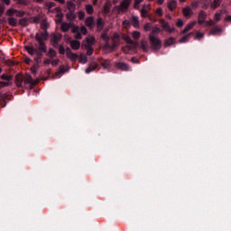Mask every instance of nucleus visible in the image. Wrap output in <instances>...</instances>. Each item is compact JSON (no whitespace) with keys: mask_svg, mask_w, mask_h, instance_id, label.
Listing matches in <instances>:
<instances>
[{"mask_svg":"<svg viewBox=\"0 0 231 231\" xmlns=\"http://www.w3.org/2000/svg\"><path fill=\"white\" fill-rule=\"evenodd\" d=\"M152 26V25L151 24V23H147L146 24H144V26H143L144 32H151Z\"/></svg>","mask_w":231,"mask_h":231,"instance_id":"09e8293b","label":"nucleus"},{"mask_svg":"<svg viewBox=\"0 0 231 231\" xmlns=\"http://www.w3.org/2000/svg\"><path fill=\"white\" fill-rule=\"evenodd\" d=\"M221 5V0H214L213 3L211 4V8L213 10H216V8L219 7Z\"/></svg>","mask_w":231,"mask_h":231,"instance_id":"4c0bfd02","label":"nucleus"},{"mask_svg":"<svg viewBox=\"0 0 231 231\" xmlns=\"http://www.w3.org/2000/svg\"><path fill=\"white\" fill-rule=\"evenodd\" d=\"M106 42V43H105L104 48H105L106 50H112L111 43H109V42Z\"/></svg>","mask_w":231,"mask_h":231,"instance_id":"13d9d810","label":"nucleus"},{"mask_svg":"<svg viewBox=\"0 0 231 231\" xmlns=\"http://www.w3.org/2000/svg\"><path fill=\"white\" fill-rule=\"evenodd\" d=\"M79 62H81V64H86V62H88V56H86L84 54H80L79 55Z\"/></svg>","mask_w":231,"mask_h":231,"instance_id":"ea45409f","label":"nucleus"},{"mask_svg":"<svg viewBox=\"0 0 231 231\" xmlns=\"http://www.w3.org/2000/svg\"><path fill=\"white\" fill-rule=\"evenodd\" d=\"M67 8H68L69 12H75V10H77V5L73 2L68 1Z\"/></svg>","mask_w":231,"mask_h":231,"instance_id":"393cba45","label":"nucleus"},{"mask_svg":"<svg viewBox=\"0 0 231 231\" xmlns=\"http://www.w3.org/2000/svg\"><path fill=\"white\" fill-rule=\"evenodd\" d=\"M79 32L81 35H88V28L84 25L80 27Z\"/></svg>","mask_w":231,"mask_h":231,"instance_id":"79ce46f5","label":"nucleus"},{"mask_svg":"<svg viewBox=\"0 0 231 231\" xmlns=\"http://www.w3.org/2000/svg\"><path fill=\"white\" fill-rule=\"evenodd\" d=\"M74 39H77L78 41H80L82 39V34L79 32H76V35L74 36Z\"/></svg>","mask_w":231,"mask_h":231,"instance_id":"4d7b16f0","label":"nucleus"},{"mask_svg":"<svg viewBox=\"0 0 231 231\" xmlns=\"http://www.w3.org/2000/svg\"><path fill=\"white\" fill-rule=\"evenodd\" d=\"M85 8H86V12H87V14H88V15H91L93 14V12H95V9L93 8V5H87Z\"/></svg>","mask_w":231,"mask_h":231,"instance_id":"e433bc0d","label":"nucleus"},{"mask_svg":"<svg viewBox=\"0 0 231 231\" xmlns=\"http://www.w3.org/2000/svg\"><path fill=\"white\" fill-rule=\"evenodd\" d=\"M214 20L216 23H219V21H221V12L215 14Z\"/></svg>","mask_w":231,"mask_h":231,"instance_id":"37998d69","label":"nucleus"},{"mask_svg":"<svg viewBox=\"0 0 231 231\" xmlns=\"http://www.w3.org/2000/svg\"><path fill=\"white\" fill-rule=\"evenodd\" d=\"M16 12H17V9H9L8 11H7V14H9V15H14V14H16Z\"/></svg>","mask_w":231,"mask_h":231,"instance_id":"6e6d98bb","label":"nucleus"},{"mask_svg":"<svg viewBox=\"0 0 231 231\" xmlns=\"http://www.w3.org/2000/svg\"><path fill=\"white\" fill-rule=\"evenodd\" d=\"M141 48L145 53L149 52V43L146 41L141 42Z\"/></svg>","mask_w":231,"mask_h":231,"instance_id":"7c9ffc66","label":"nucleus"},{"mask_svg":"<svg viewBox=\"0 0 231 231\" xmlns=\"http://www.w3.org/2000/svg\"><path fill=\"white\" fill-rule=\"evenodd\" d=\"M68 59H70V60L75 61V60H77V59H79V54L72 52V54L69 55L68 57Z\"/></svg>","mask_w":231,"mask_h":231,"instance_id":"c03bdc74","label":"nucleus"},{"mask_svg":"<svg viewBox=\"0 0 231 231\" xmlns=\"http://www.w3.org/2000/svg\"><path fill=\"white\" fill-rule=\"evenodd\" d=\"M86 42L87 45H85V48H93V44H95V37L87 38Z\"/></svg>","mask_w":231,"mask_h":231,"instance_id":"c85d7f7f","label":"nucleus"},{"mask_svg":"<svg viewBox=\"0 0 231 231\" xmlns=\"http://www.w3.org/2000/svg\"><path fill=\"white\" fill-rule=\"evenodd\" d=\"M67 21H69L72 23V21H75L77 19V14H75V11H69L66 14Z\"/></svg>","mask_w":231,"mask_h":231,"instance_id":"2eb2a0df","label":"nucleus"},{"mask_svg":"<svg viewBox=\"0 0 231 231\" xmlns=\"http://www.w3.org/2000/svg\"><path fill=\"white\" fill-rule=\"evenodd\" d=\"M26 51L29 53V55H35L37 51H39V48L35 49L33 46H25Z\"/></svg>","mask_w":231,"mask_h":231,"instance_id":"6ab92c4d","label":"nucleus"},{"mask_svg":"<svg viewBox=\"0 0 231 231\" xmlns=\"http://www.w3.org/2000/svg\"><path fill=\"white\" fill-rule=\"evenodd\" d=\"M71 33H79V32H80V27L79 26V25H75V24H73L72 26H71Z\"/></svg>","mask_w":231,"mask_h":231,"instance_id":"58836bf2","label":"nucleus"},{"mask_svg":"<svg viewBox=\"0 0 231 231\" xmlns=\"http://www.w3.org/2000/svg\"><path fill=\"white\" fill-rule=\"evenodd\" d=\"M47 56L49 59H55V57H57V51H55L53 48H50L49 51L47 52Z\"/></svg>","mask_w":231,"mask_h":231,"instance_id":"2f4dec72","label":"nucleus"},{"mask_svg":"<svg viewBox=\"0 0 231 231\" xmlns=\"http://www.w3.org/2000/svg\"><path fill=\"white\" fill-rule=\"evenodd\" d=\"M160 24H162L163 30H165V32H168L169 33H172V32H174V28H171V25L169 24V23L165 22V20L161 19L159 21Z\"/></svg>","mask_w":231,"mask_h":231,"instance_id":"39448f33","label":"nucleus"},{"mask_svg":"<svg viewBox=\"0 0 231 231\" xmlns=\"http://www.w3.org/2000/svg\"><path fill=\"white\" fill-rule=\"evenodd\" d=\"M23 82H24V79L23 78V76L17 74L15 76V84H16L17 88H23Z\"/></svg>","mask_w":231,"mask_h":231,"instance_id":"4468645a","label":"nucleus"},{"mask_svg":"<svg viewBox=\"0 0 231 231\" xmlns=\"http://www.w3.org/2000/svg\"><path fill=\"white\" fill-rule=\"evenodd\" d=\"M210 32H211L212 35H216L217 33H221V32H223V30L221 29V27L216 26V27H213Z\"/></svg>","mask_w":231,"mask_h":231,"instance_id":"473e14b6","label":"nucleus"},{"mask_svg":"<svg viewBox=\"0 0 231 231\" xmlns=\"http://www.w3.org/2000/svg\"><path fill=\"white\" fill-rule=\"evenodd\" d=\"M104 12H105V14H109V12H111V9L109 8V6L105 5L104 6Z\"/></svg>","mask_w":231,"mask_h":231,"instance_id":"69168bd1","label":"nucleus"},{"mask_svg":"<svg viewBox=\"0 0 231 231\" xmlns=\"http://www.w3.org/2000/svg\"><path fill=\"white\" fill-rule=\"evenodd\" d=\"M25 14L26 13L24 11L16 10L15 15H16V17H24Z\"/></svg>","mask_w":231,"mask_h":231,"instance_id":"49530a36","label":"nucleus"},{"mask_svg":"<svg viewBox=\"0 0 231 231\" xmlns=\"http://www.w3.org/2000/svg\"><path fill=\"white\" fill-rule=\"evenodd\" d=\"M8 24H10V26H17V19H15L14 17H9L8 18Z\"/></svg>","mask_w":231,"mask_h":231,"instance_id":"72a5a7b5","label":"nucleus"},{"mask_svg":"<svg viewBox=\"0 0 231 231\" xmlns=\"http://www.w3.org/2000/svg\"><path fill=\"white\" fill-rule=\"evenodd\" d=\"M192 35H194V32H189V34L181 37L180 40H179V42L180 43H183V42H189V39H190V37H192Z\"/></svg>","mask_w":231,"mask_h":231,"instance_id":"bb28decb","label":"nucleus"},{"mask_svg":"<svg viewBox=\"0 0 231 231\" xmlns=\"http://www.w3.org/2000/svg\"><path fill=\"white\" fill-rule=\"evenodd\" d=\"M23 84H31L32 86H37V84H39V80H33V78L28 75L23 79Z\"/></svg>","mask_w":231,"mask_h":231,"instance_id":"1a4fd4ad","label":"nucleus"},{"mask_svg":"<svg viewBox=\"0 0 231 231\" xmlns=\"http://www.w3.org/2000/svg\"><path fill=\"white\" fill-rule=\"evenodd\" d=\"M71 26H73V23H66V22L61 23V32H63V33L69 32V29L71 28Z\"/></svg>","mask_w":231,"mask_h":231,"instance_id":"f8f14e48","label":"nucleus"},{"mask_svg":"<svg viewBox=\"0 0 231 231\" xmlns=\"http://www.w3.org/2000/svg\"><path fill=\"white\" fill-rule=\"evenodd\" d=\"M141 15H142V17H143V18H145V17H149V14H148L147 9L143 8V9L141 10Z\"/></svg>","mask_w":231,"mask_h":231,"instance_id":"de8ad7c7","label":"nucleus"},{"mask_svg":"<svg viewBox=\"0 0 231 231\" xmlns=\"http://www.w3.org/2000/svg\"><path fill=\"white\" fill-rule=\"evenodd\" d=\"M197 22L194 21L190 23H189L184 30L182 31V33H187L188 32H190V30H192V28H194V26H196Z\"/></svg>","mask_w":231,"mask_h":231,"instance_id":"a878e982","label":"nucleus"},{"mask_svg":"<svg viewBox=\"0 0 231 231\" xmlns=\"http://www.w3.org/2000/svg\"><path fill=\"white\" fill-rule=\"evenodd\" d=\"M62 39V34L60 33H51V42L54 48H59V42Z\"/></svg>","mask_w":231,"mask_h":231,"instance_id":"7ed1b4c3","label":"nucleus"},{"mask_svg":"<svg viewBox=\"0 0 231 231\" xmlns=\"http://www.w3.org/2000/svg\"><path fill=\"white\" fill-rule=\"evenodd\" d=\"M124 41H125V42L127 44H131L132 46H134V48H138V42H134L131 39V37L129 36H125L124 37Z\"/></svg>","mask_w":231,"mask_h":231,"instance_id":"dca6fc26","label":"nucleus"},{"mask_svg":"<svg viewBox=\"0 0 231 231\" xmlns=\"http://www.w3.org/2000/svg\"><path fill=\"white\" fill-rule=\"evenodd\" d=\"M116 69H120L121 71H129V69H130L129 65L125 62H116Z\"/></svg>","mask_w":231,"mask_h":231,"instance_id":"423d86ee","label":"nucleus"},{"mask_svg":"<svg viewBox=\"0 0 231 231\" xmlns=\"http://www.w3.org/2000/svg\"><path fill=\"white\" fill-rule=\"evenodd\" d=\"M59 62H60V60H53L51 63L52 64V66H58Z\"/></svg>","mask_w":231,"mask_h":231,"instance_id":"0e129e2a","label":"nucleus"},{"mask_svg":"<svg viewBox=\"0 0 231 231\" xmlns=\"http://www.w3.org/2000/svg\"><path fill=\"white\" fill-rule=\"evenodd\" d=\"M203 37H205V34L203 32H197V34L195 35V39H197L198 41H200V39H203Z\"/></svg>","mask_w":231,"mask_h":231,"instance_id":"864d4df0","label":"nucleus"},{"mask_svg":"<svg viewBox=\"0 0 231 231\" xmlns=\"http://www.w3.org/2000/svg\"><path fill=\"white\" fill-rule=\"evenodd\" d=\"M176 6H178V2L176 0H171L168 4V8L171 12H174Z\"/></svg>","mask_w":231,"mask_h":231,"instance_id":"b1692460","label":"nucleus"},{"mask_svg":"<svg viewBox=\"0 0 231 231\" xmlns=\"http://www.w3.org/2000/svg\"><path fill=\"white\" fill-rule=\"evenodd\" d=\"M59 71L57 72V75H64L66 71L69 70V66L64 67V65L60 66Z\"/></svg>","mask_w":231,"mask_h":231,"instance_id":"c756f323","label":"nucleus"},{"mask_svg":"<svg viewBox=\"0 0 231 231\" xmlns=\"http://www.w3.org/2000/svg\"><path fill=\"white\" fill-rule=\"evenodd\" d=\"M98 68V63L94 62L90 64L85 70L86 73H91V71H95Z\"/></svg>","mask_w":231,"mask_h":231,"instance_id":"4be33fe9","label":"nucleus"},{"mask_svg":"<svg viewBox=\"0 0 231 231\" xmlns=\"http://www.w3.org/2000/svg\"><path fill=\"white\" fill-rule=\"evenodd\" d=\"M123 26H124V28H130L131 27V22L129 20L123 21Z\"/></svg>","mask_w":231,"mask_h":231,"instance_id":"603ef678","label":"nucleus"},{"mask_svg":"<svg viewBox=\"0 0 231 231\" xmlns=\"http://www.w3.org/2000/svg\"><path fill=\"white\" fill-rule=\"evenodd\" d=\"M177 26H178V28H182V26H183V20L179 19L178 22H177Z\"/></svg>","mask_w":231,"mask_h":231,"instance_id":"bf43d9fd","label":"nucleus"},{"mask_svg":"<svg viewBox=\"0 0 231 231\" xmlns=\"http://www.w3.org/2000/svg\"><path fill=\"white\" fill-rule=\"evenodd\" d=\"M112 50H116L120 46V42L118 40L112 39V44H110Z\"/></svg>","mask_w":231,"mask_h":231,"instance_id":"f704fd0d","label":"nucleus"},{"mask_svg":"<svg viewBox=\"0 0 231 231\" xmlns=\"http://www.w3.org/2000/svg\"><path fill=\"white\" fill-rule=\"evenodd\" d=\"M85 24L89 28V30H93V28H95V18L93 16H88L85 20Z\"/></svg>","mask_w":231,"mask_h":231,"instance_id":"0eeeda50","label":"nucleus"},{"mask_svg":"<svg viewBox=\"0 0 231 231\" xmlns=\"http://www.w3.org/2000/svg\"><path fill=\"white\" fill-rule=\"evenodd\" d=\"M42 53H44V51H41L38 45V51H36V57L34 58V61L36 62L37 66L42 62Z\"/></svg>","mask_w":231,"mask_h":231,"instance_id":"6e6552de","label":"nucleus"},{"mask_svg":"<svg viewBox=\"0 0 231 231\" xmlns=\"http://www.w3.org/2000/svg\"><path fill=\"white\" fill-rule=\"evenodd\" d=\"M99 64H101L102 68H104V69H107V68H109V66H111V60H104V58H101L98 60Z\"/></svg>","mask_w":231,"mask_h":231,"instance_id":"ddd939ff","label":"nucleus"},{"mask_svg":"<svg viewBox=\"0 0 231 231\" xmlns=\"http://www.w3.org/2000/svg\"><path fill=\"white\" fill-rule=\"evenodd\" d=\"M97 32H102L104 30V20L102 17L97 18Z\"/></svg>","mask_w":231,"mask_h":231,"instance_id":"412c9836","label":"nucleus"},{"mask_svg":"<svg viewBox=\"0 0 231 231\" xmlns=\"http://www.w3.org/2000/svg\"><path fill=\"white\" fill-rule=\"evenodd\" d=\"M1 79H2V80H10V76H8V75H6V74H3L2 76H1Z\"/></svg>","mask_w":231,"mask_h":231,"instance_id":"052dcab7","label":"nucleus"},{"mask_svg":"<svg viewBox=\"0 0 231 231\" xmlns=\"http://www.w3.org/2000/svg\"><path fill=\"white\" fill-rule=\"evenodd\" d=\"M58 48H59V53L60 55H64L66 53V49H64L63 45H60V46H58Z\"/></svg>","mask_w":231,"mask_h":231,"instance_id":"8fccbe9b","label":"nucleus"},{"mask_svg":"<svg viewBox=\"0 0 231 231\" xmlns=\"http://www.w3.org/2000/svg\"><path fill=\"white\" fill-rule=\"evenodd\" d=\"M69 44L72 50H80V42L79 40H72Z\"/></svg>","mask_w":231,"mask_h":231,"instance_id":"f3484780","label":"nucleus"},{"mask_svg":"<svg viewBox=\"0 0 231 231\" xmlns=\"http://www.w3.org/2000/svg\"><path fill=\"white\" fill-rule=\"evenodd\" d=\"M191 6H192V8H198V6H199V2H192Z\"/></svg>","mask_w":231,"mask_h":231,"instance_id":"338daca9","label":"nucleus"},{"mask_svg":"<svg viewBox=\"0 0 231 231\" xmlns=\"http://www.w3.org/2000/svg\"><path fill=\"white\" fill-rule=\"evenodd\" d=\"M134 8L135 10H140V4H137L136 0L134 1Z\"/></svg>","mask_w":231,"mask_h":231,"instance_id":"774afa93","label":"nucleus"},{"mask_svg":"<svg viewBox=\"0 0 231 231\" xmlns=\"http://www.w3.org/2000/svg\"><path fill=\"white\" fill-rule=\"evenodd\" d=\"M78 17H79V21H82V19H84V17H86V13L84 11L78 12Z\"/></svg>","mask_w":231,"mask_h":231,"instance_id":"a18cd8bd","label":"nucleus"},{"mask_svg":"<svg viewBox=\"0 0 231 231\" xmlns=\"http://www.w3.org/2000/svg\"><path fill=\"white\" fill-rule=\"evenodd\" d=\"M182 14L184 17H190L192 15V9L189 6H186L182 9Z\"/></svg>","mask_w":231,"mask_h":231,"instance_id":"aec40b11","label":"nucleus"},{"mask_svg":"<svg viewBox=\"0 0 231 231\" xmlns=\"http://www.w3.org/2000/svg\"><path fill=\"white\" fill-rule=\"evenodd\" d=\"M131 23L134 28H140V20L138 16H132Z\"/></svg>","mask_w":231,"mask_h":231,"instance_id":"a211bd4d","label":"nucleus"},{"mask_svg":"<svg viewBox=\"0 0 231 231\" xmlns=\"http://www.w3.org/2000/svg\"><path fill=\"white\" fill-rule=\"evenodd\" d=\"M155 14H156L157 15H159V17H162V15H163V9H162V7H158V8L156 9Z\"/></svg>","mask_w":231,"mask_h":231,"instance_id":"5fc2aeb1","label":"nucleus"},{"mask_svg":"<svg viewBox=\"0 0 231 231\" xmlns=\"http://www.w3.org/2000/svg\"><path fill=\"white\" fill-rule=\"evenodd\" d=\"M176 42V39L170 37L168 39L165 40L164 42V48H169V46H172V44H174Z\"/></svg>","mask_w":231,"mask_h":231,"instance_id":"5701e85b","label":"nucleus"},{"mask_svg":"<svg viewBox=\"0 0 231 231\" xmlns=\"http://www.w3.org/2000/svg\"><path fill=\"white\" fill-rule=\"evenodd\" d=\"M140 35H141V33H140V32H138V31H134V32L132 33L133 39H140Z\"/></svg>","mask_w":231,"mask_h":231,"instance_id":"3c124183","label":"nucleus"},{"mask_svg":"<svg viewBox=\"0 0 231 231\" xmlns=\"http://www.w3.org/2000/svg\"><path fill=\"white\" fill-rule=\"evenodd\" d=\"M151 48L153 51H160L162 50V40L157 36H149Z\"/></svg>","mask_w":231,"mask_h":231,"instance_id":"f03ea898","label":"nucleus"},{"mask_svg":"<svg viewBox=\"0 0 231 231\" xmlns=\"http://www.w3.org/2000/svg\"><path fill=\"white\" fill-rule=\"evenodd\" d=\"M205 21H207V13L205 11H200L199 14V24H204Z\"/></svg>","mask_w":231,"mask_h":231,"instance_id":"9d476101","label":"nucleus"},{"mask_svg":"<svg viewBox=\"0 0 231 231\" xmlns=\"http://www.w3.org/2000/svg\"><path fill=\"white\" fill-rule=\"evenodd\" d=\"M87 50V55L88 57H91V55H93V51H95V50L93 49V47H85Z\"/></svg>","mask_w":231,"mask_h":231,"instance_id":"a19ab883","label":"nucleus"},{"mask_svg":"<svg viewBox=\"0 0 231 231\" xmlns=\"http://www.w3.org/2000/svg\"><path fill=\"white\" fill-rule=\"evenodd\" d=\"M101 39L105 41V42H109L111 38L109 37V29H104L103 32L101 33Z\"/></svg>","mask_w":231,"mask_h":231,"instance_id":"9b49d317","label":"nucleus"},{"mask_svg":"<svg viewBox=\"0 0 231 231\" xmlns=\"http://www.w3.org/2000/svg\"><path fill=\"white\" fill-rule=\"evenodd\" d=\"M114 41H120V34L119 33H114V36L112 37Z\"/></svg>","mask_w":231,"mask_h":231,"instance_id":"e2e57ef3","label":"nucleus"},{"mask_svg":"<svg viewBox=\"0 0 231 231\" xmlns=\"http://www.w3.org/2000/svg\"><path fill=\"white\" fill-rule=\"evenodd\" d=\"M50 33H48V30H44V32H40L35 34V39L39 44V50L43 51V53H47L48 51L45 41H48Z\"/></svg>","mask_w":231,"mask_h":231,"instance_id":"f257e3e1","label":"nucleus"},{"mask_svg":"<svg viewBox=\"0 0 231 231\" xmlns=\"http://www.w3.org/2000/svg\"><path fill=\"white\" fill-rule=\"evenodd\" d=\"M66 53L67 57H69L71 54H73V51H71V49L69 47H67Z\"/></svg>","mask_w":231,"mask_h":231,"instance_id":"680f3d73","label":"nucleus"},{"mask_svg":"<svg viewBox=\"0 0 231 231\" xmlns=\"http://www.w3.org/2000/svg\"><path fill=\"white\" fill-rule=\"evenodd\" d=\"M160 32H162V29H160V27H158V26L153 27L152 29V32L149 34V37H156V35H158V33H160Z\"/></svg>","mask_w":231,"mask_h":231,"instance_id":"cd10ccee","label":"nucleus"},{"mask_svg":"<svg viewBox=\"0 0 231 231\" xmlns=\"http://www.w3.org/2000/svg\"><path fill=\"white\" fill-rule=\"evenodd\" d=\"M19 24H20V26H23V27L28 26V18L23 17V18L20 19Z\"/></svg>","mask_w":231,"mask_h":231,"instance_id":"c9c22d12","label":"nucleus"},{"mask_svg":"<svg viewBox=\"0 0 231 231\" xmlns=\"http://www.w3.org/2000/svg\"><path fill=\"white\" fill-rule=\"evenodd\" d=\"M129 5H131V0H123L120 5H117V10H119V12H127Z\"/></svg>","mask_w":231,"mask_h":231,"instance_id":"20e7f679","label":"nucleus"}]
</instances>
